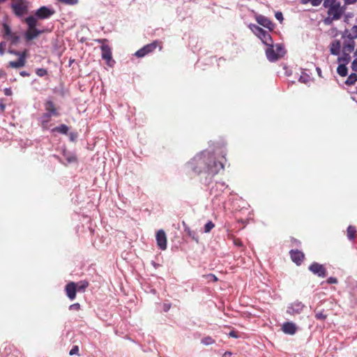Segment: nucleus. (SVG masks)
<instances>
[{
    "label": "nucleus",
    "instance_id": "nucleus-35",
    "mask_svg": "<svg viewBox=\"0 0 357 357\" xmlns=\"http://www.w3.org/2000/svg\"><path fill=\"white\" fill-rule=\"evenodd\" d=\"M59 2H61L66 5L74 6L78 3L79 0H57Z\"/></svg>",
    "mask_w": 357,
    "mask_h": 357
},
{
    "label": "nucleus",
    "instance_id": "nucleus-45",
    "mask_svg": "<svg viewBox=\"0 0 357 357\" xmlns=\"http://www.w3.org/2000/svg\"><path fill=\"white\" fill-rule=\"evenodd\" d=\"M337 282V280L335 278L330 277L327 279V283L328 284H336Z\"/></svg>",
    "mask_w": 357,
    "mask_h": 357
},
{
    "label": "nucleus",
    "instance_id": "nucleus-24",
    "mask_svg": "<svg viewBox=\"0 0 357 357\" xmlns=\"http://www.w3.org/2000/svg\"><path fill=\"white\" fill-rule=\"evenodd\" d=\"M6 40H10L11 45H16L20 42V36L17 35L16 33H12L9 35L6 38Z\"/></svg>",
    "mask_w": 357,
    "mask_h": 357
},
{
    "label": "nucleus",
    "instance_id": "nucleus-9",
    "mask_svg": "<svg viewBox=\"0 0 357 357\" xmlns=\"http://www.w3.org/2000/svg\"><path fill=\"white\" fill-rule=\"evenodd\" d=\"M54 13V10L49 8L47 6H42L36 10L34 16L39 20H44L50 17Z\"/></svg>",
    "mask_w": 357,
    "mask_h": 357
},
{
    "label": "nucleus",
    "instance_id": "nucleus-36",
    "mask_svg": "<svg viewBox=\"0 0 357 357\" xmlns=\"http://www.w3.org/2000/svg\"><path fill=\"white\" fill-rule=\"evenodd\" d=\"M214 227L215 225L211 221H208L204 226V232H210Z\"/></svg>",
    "mask_w": 357,
    "mask_h": 357
},
{
    "label": "nucleus",
    "instance_id": "nucleus-38",
    "mask_svg": "<svg viewBox=\"0 0 357 357\" xmlns=\"http://www.w3.org/2000/svg\"><path fill=\"white\" fill-rule=\"evenodd\" d=\"M36 73L38 76L43 77L47 75V71L45 68H38Z\"/></svg>",
    "mask_w": 357,
    "mask_h": 357
},
{
    "label": "nucleus",
    "instance_id": "nucleus-11",
    "mask_svg": "<svg viewBox=\"0 0 357 357\" xmlns=\"http://www.w3.org/2000/svg\"><path fill=\"white\" fill-rule=\"evenodd\" d=\"M158 45V41H154L150 44L144 46L135 52V56L137 57H143L147 54L152 52Z\"/></svg>",
    "mask_w": 357,
    "mask_h": 357
},
{
    "label": "nucleus",
    "instance_id": "nucleus-1",
    "mask_svg": "<svg viewBox=\"0 0 357 357\" xmlns=\"http://www.w3.org/2000/svg\"><path fill=\"white\" fill-rule=\"evenodd\" d=\"M226 160L224 156L221 160H217L213 153L208 151H203L197 153L186 165L188 169L197 175L206 174L205 183L208 184L212 178L220 170L223 169Z\"/></svg>",
    "mask_w": 357,
    "mask_h": 357
},
{
    "label": "nucleus",
    "instance_id": "nucleus-37",
    "mask_svg": "<svg viewBox=\"0 0 357 357\" xmlns=\"http://www.w3.org/2000/svg\"><path fill=\"white\" fill-rule=\"evenodd\" d=\"M326 314H324L322 311L321 312H317L315 313V317L317 319L319 320H324L326 318Z\"/></svg>",
    "mask_w": 357,
    "mask_h": 357
},
{
    "label": "nucleus",
    "instance_id": "nucleus-54",
    "mask_svg": "<svg viewBox=\"0 0 357 357\" xmlns=\"http://www.w3.org/2000/svg\"><path fill=\"white\" fill-rule=\"evenodd\" d=\"M5 108H6V105L3 102L2 100H0V109H1V112H4Z\"/></svg>",
    "mask_w": 357,
    "mask_h": 357
},
{
    "label": "nucleus",
    "instance_id": "nucleus-25",
    "mask_svg": "<svg viewBox=\"0 0 357 357\" xmlns=\"http://www.w3.org/2000/svg\"><path fill=\"white\" fill-rule=\"evenodd\" d=\"M249 28L250 29V30L253 32V33L259 37V36L262 33L263 31V29L261 28L260 26L256 25V24H250L249 25Z\"/></svg>",
    "mask_w": 357,
    "mask_h": 357
},
{
    "label": "nucleus",
    "instance_id": "nucleus-31",
    "mask_svg": "<svg viewBox=\"0 0 357 357\" xmlns=\"http://www.w3.org/2000/svg\"><path fill=\"white\" fill-rule=\"evenodd\" d=\"M311 78L309 75L305 73H303L300 76L298 81L303 84H307L310 81Z\"/></svg>",
    "mask_w": 357,
    "mask_h": 357
},
{
    "label": "nucleus",
    "instance_id": "nucleus-61",
    "mask_svg": "<svg viewBox=\"0 0 357 357\" xmlns=\"http://www.w3.org/2000/svg\"><path fill=\"white\" fill-rule=\"evenodd\" d=\"M354 59H357V48L354 50Z\"/></svg>",
    "mask_w": 357,
    "mask_h": 357
},
{
    "label": "nucleus",
    "instance_id": "nucleus-53",
    "mask_svg": "<svg viewBox=\"0 0 357 357\" xmlns=\"http://www.w3.org/2000/svg\"><path fill=\"white\" fill-rule=\"evenodd\" d=\"M20 75L21 76H22V77H29V76H30V73L26 72V71H25V70L21 71L20 73Z\"/></svg>",
    "mask_w": 357,
    "mask_h": 357
},
{
    "label": "nucleus",
    "instance_id": "nucleus-33",
    "mask_svg": "<svg viewBox=\"0 0 357 357\" xmlns=\"http://www.w3.org/2000/svg\"><path fill=\"white\" fill-rule=\"evenodd\" d=\"M201 342L203 344L208 346L214 344L215 340L211 337L206 336L202 339Z\"/></svg>",
    "mask_w": 357,
    "mask_h": 357
},
{
    "label": "nucleus",
    "instance_id": "nucleus-55",
    "mask_svg": "<svg viewBox=\"0 0 357 357\" xmlns=\"http://www.w3.org/2000/svg\"><path fill=\"white\" fill-rule=\"evenodd\" d=\"M77 137V135L73 132L70 134V139L71 141H75Z\"/></svg>",
    "mask_w": 357,
    "mask_h": 357
},
{
    "label": "nucleus",
    "instance_id": "nucleus-2",
    "mask_svg": "<svg viewBox=\"0 0 357 357\" xmlns=\"http://www.w3.org/2000/svg\"><path fill=\"white\" fill-rule=\"evenodd\" d=\"M28 29L25 32L24 36L27 41L32 40L37 38L40 34L43 33V30H39L36 28L37 22L36 18L33 16H29L24 19Z\"/></svg>",
    "mask_w": 357,
    "mask_h": 357
},
{
    "label": "nucleus",
    "instance_id": "nucleus-30",
    "mask_svg": "<svg viewBox=\"0 0 357 357\" xmlns=\"http://www.w3.org/2000/svg\"><path fill=\"white\" fill-rule=\"evenodd\" d=\"M3 36L4 38H6L9 35H10L13 33L10 27L6 23L3 24Z\"/></svg>",
    "mask_w": 357,
    "mask_h": 357
},
{
    "label": "nucleus",
    "instance_id": "nucleus-7",
    "mask_svg": "<svg viewBox=\"0 0 357 357\" xmlns=\"http://www.w3.org/2000/svg\"><path fill=\"white\" fill-rule=\"evenodd\" d=\"M305 307V305L302 302L296 301L288 305L287 313L290 315L299 314L303 312Z\"/></svg>",
    "mask_w": 357,
    "mask_h": 357
},
{
    "label": "nucleus",
    "instance_id": "nucleus-12",
    "mask_svg": "<svg viewBox=\"0 0 357 357\" xmlns=\"http://www.w3.org/2000/svg\"><path fill=\"white\" fill-rule=\"evenodd\" d=\"M156 242L158 248L162 250H165L167 249V236L164 230L160 229L156 233Z\"/></svg>",
    "mask_w": 357,
    "mask_h": 357
},
{
    "label": "nucleus",
    "instance_id": "nucleus-47",
    "mask_svg": "<svg viewBox=\"0 0 357 357\" xmlns=\"http://www.w3.org/2000/svg\"><path fill=\"white\" fill-rule=\"evenodd\" d=\"M188 235L192 237L193 239H195L196 241H198L197 238L195 237V233L194 231H190V229L188 230Z\"/></svg>",
    "mask_w": 357,
    "mask_h": 357
},
{
    "label": "nucleus",
    "instance_id": "nucleus-3",
    "mask_svg": "<svg viewBox=\"0 0 357 357\" xmlns=\"http://www.w3.org/2000/svg\"><path fill=\"white\" fill-rule=\"evenodd\" d=\"M44 106L46 112L40 117V122L43 127L46 126L52 116H58L59 115L52 100H47Z\"/></svg>",
    "mask_w": 357,
    "mask_h": 357
},
{
    "label": "nucleus",
    "instance_id": "nucleus-51",
    "mask_svg": "<svg viewBox=\"0 0 357 357\" xmlns=\"http://www.w3.org/2000/svg\"><path fill=\"white\" fill-rule=\"evenodd\" d=\"M207 278L209 279V280H213V281H217L218 280V278H216V276L213 274H208L207 275Z\"/></svg>",
    "mask_w": 357,
    "mask_h": 357
},
{
    "label": "nucleus",
    "instance_id": "nucleus-23",
    "mask_svg": "<svg viewBox=\"0 0 357 357\" xmlns=\"http://www.w3.org/2000/svg\"><path fill=\"white\" fill-rule=\"evenodd\" d=\"M69 130V128L65 125V124H61L59 126H56L55 128H54L52 130V132H59V133H61V134H63V135H67L68 134V132Z\"/></svg>",
    "mask_w": 357,
    "mask_h": 357
},
{
    "label": "nucleus",
    "instance_id": "nucleus-43",
    "mask_svg": "<svg viewBox=\"0 0 357 357\" xmlns=\"http://www.w3.org/2000/svg\"><path fill=\"white\" fill-rule=\"evenodd\" d=\"M351 68L353 71L357 72V59H354L351 65Z\"/></svg>",
    "mask_w": 357,
    "mask_h": 357
},
{
    "label": "nucleus",
    "instance_id": "nucleus-22",
    "mask_svg": "<svg viewBox=\"0 0 357 357\" xmlns=\"http://www.w3.org/2000/svg\"><path fill=\"white\" fill-rule=\"evenodd\" d=\"M339 66L337 68V73L341 77H346L348 74V69L347 63H339Z\"/></svg>",
    "mask_w": 357,
    "mask_h": 357
},
{
    "label": "nucleus",
    "instance_id": "nucleus-34",
    "mask_svg": "<svg viewBox=\"0 0 357 357\" xmlns=\"http://www.w3.org/2000/svg\"><path fill=\"white\" fill-rule=\"evenodd\" d=\"M324 4L323 6L326 8H328L330 7H332L333 6H335L337 3H340V2L337 1V0H323Z\"/></svg>",
    "mask_w": 357,
    "mask_h": 357
},
{
    "label": "nucleus",
    "instance_id": "nucleus-57",
    "mask_svg": "<svg viewBox=\"0 0 357 357\" xmlns=\"http://www.w3.org/2000/svg\"><path fill=\"white\" fill-rule=\"evenodd\" d=\"M231 351H227L226 352H225V354H223V357H229L230 356H231Z\"/></svg>",
    "mask_w": 357,
    "mask_h": 357
},
{
    "label": "nucleus",
    "instance_id": "nucleus-48",
    "mask_svg": "<svg viewBox=\"0 0 357 357\" xmlns=\"http://www.w3.org/2000/svg\"><path fill=\"white\" fill-rule=\"evenodd\" d=\"M171 308V304L170 303H164L163 304V310L165 312H167Z\"/></svg>",
    "mask_w": 357,
    "mask_h": 357
},
{
    "label": "nucleus",
    "instance_id": "nucleus-42",
    "mask_svg": "<svg viewBox=\"0 0 357 357\" xmlns=\"http://www.w3.org/2000/svg\"><path fill=\"white\" fill-rule=\"evenodd\" d=\"M80 308V305L79 303H74L70 305L69 309L70 310H79Z\"/></svg>",
    "mask_w": 357,
    "mask_h": 357
},
{
    "label": "nucleus",
    "instance_id": "nucleus-50",
    "mask_svg": "<svg viewBox=\"0 0 357 357\" xmlns=\"http://www.w3.org/2000/svg\"><path fill=\"white\" fill-rule=\"evenodd\" d=\"M216 186H220L221 190H223L227 186L225 185V183L224 182H218L216 183Z\"/></svg>",
    "mask_w": 357,
    "mask_h": 357
},
{
    "label": "nucleus",
    "instance_id": "nucleus-59",
    "mask_svg": "<svg viewBox=\"0 0 357 357\" xmlns=\"http://www.w3.org/2000/svg\"><path fill=\"white\" fill-rule=\"evenodd\" d=\"M2 45H3V43H1L0 44V54L1 55H3L4 54V50H3V47H2Z\"/></svg>",
    "mask_w": 357,
    "mask_h": 357
},
{
    "label": "nucleus",
    "instance_id": "nucleus-46",
    "mask_svg": "<svg viewBox=\"0 0 357 357\" xmlns=\"http://www.w3.org/2000/svg\"><path fill=\"white\" fill-rule=\"evenodd\" d=\"M344 3V5H351L357 2V0H342Z\"/></svg>",
    "mask_w": 357,
    "mask_h": 357
},
{
    "label": "nucleus",
    "instance_id": "nucleus-14",
    "mask_svg": "<svg viewBox=\"0 0 357 357\" xmlns=\"http://www.w3.org/2000/svg\"><path fill=\"white\" fill-rule=\"evenodd\" d=\"M256 20L260 25L263 26L265 28L268 29L269 30H273L274 29L273 23L266 17L259 15L256 17Z\"/></svg>",
    "mask_w": 357,
    "mask_h": 357
},
{
    "label": "nucleus",
    "instance_id": "nucleus-58",
    "mask_svg": "<svg viewBox=\"0 0 357 357\" xmlns=\"http://www.w3.org/2000/svg\"><path fill=\"white\" fill-rule=\"evenodd\" d=\"M316 70H317V74L319 75V77H322V75H321V68H319V67H317V68H316Z\"/></svg>",
    "mask_w": 357,
    "mask_h": 357
},
{
    "label": "nucleus",
    "instance_id": "nucleus-28",
    "mask_svg": "<svg viewBox=\"0 0 357 357\" xmlns=\"http://www.w3.org/2000/svg\"><path fill=\"white\" fill-rule=\"evenodd\" d=\"M356 228L353 226H349L347 228V236L349 240H354L356 234Z\"/></svg>",
    "mask_w": 357,
    "mask_h": 357
},
{
    "label": "nucleus",
    "instance_id": "nucleus-52",
    "mask_svg": "<svg viewBox=\"0 0 357 357\" xmlns=\"http://www.w3.org/2000/svg\"><path fill=\"white\" fill-rule=\"evenodd\" d=\"M229 335L230 337H234V338H237L238 337L237 333H236V332L234 331H230L229 333Z\"/></svg>",
    "mask_w": 357,
    "mask_h": 357
},
{
    "label": "nucleus",
    "instance_id": "nucleus-8",
    "mask_svg": "<svg viewBox=\"0 0 357 357\" xmlns=\"http://www.w3.org/2000/svg\"><path fill=\"white\" fill-rule=\"evenodd\" d=\"M342 38L344 39L343 43H355L354 40L357 38V25H354L351 29H345L342 34Z\"/></svg>",
    "mask_w": 357,
    "mask_h": 357
},
{
    "label": "nucleus",
    "instance_id": "nucleus-5",
    "mask_svg": "<svg viewBox=\"0 0 357 357\" xmlns=\"http://www.w3.org/2000/svg\"><path fill=\"white\" fill-rule=\"evenodd\" d=\"M356 46V43L350 42V43H343L342 48V56H338L337 62L342 63L348 64L351 59V56L350 54L354 52Z\"/></svg>",
    "mask_w": 357,
    "mask_h": 357
},
{
    "label": "nucleus",
    "instance_id": "nucleus-13",
    "mask_svg": "<svg viewBox=\"0 0 357 357\" xmlns=\"http://www.w3.org/2000/svg\"><path fill=\"white\" fill-rule=\"evenodd\" d=\"M102 51V59L107 61V65L112 66L114 63V61L112 60V52L111 49L108 45H102L101 46Z\"/></svg>",
    "mask_w": 357,
    "mask_h": 357
},
{
    "label": "nucleus",
    "instance_id": "nucleus-16",
    "mask_svg": "<svg viewBox=\"0 0 357 357\" xmlns=\"http://www.w3.org/2000/svg\"><path fill=\"white\" fill-rule=\"evenodd\" d=\"M267 46L268 47L266 50V54L268 60L271 62L277 61L278 59V55H277L273 42L271 45H268Z\"/></svg>",
    "mask_w": 357,
    "mask_h": 357
},
{
    "label": "nucleus",
    "instance_id": "nucleus-19",
    "mask_svg": "<svg viewBox=\"0 0 357 357\" xmlns=\"http://www.w3.org/2000/svg\"><path fill=\"white\" fill-rule=\"evenodd\" d=\"M26 63V56L22 55L17 61H11L8 63V67L20 68L24 67Z\"/></svg>",
    "mask_w": 357,
    "mask_h": 357
},
{
    "label": "nucleus",
    "instance_id": "nucleus-49",
    "mask_svg": "<svg viewBox=\"0 0 357 357\" xmlns=\"http://www.w3.org/2000/svg\"><path fill=\"white\" fill-rule=\"evenodd\" d=\"M4 94H5L6 96H11V95H12V90H11V89H10V88H6V89H4Z\"/></svg>",
    "mask_w": 357,
    "mask_h": 357
},
{
    "label": "nucleus",
    "instance_id": "nucleus-41",
    "mask_svg": "<svg viewBox=\"0 0 357 357\" xmlns=\"http://www.w3.org/2000/svg\"><path fill=\"white\" fill-rule=\"evenodd\" d=\"M79 351V347L78 346H73V348L70 349L69 354L70 356H73L75 354H77Z\"/></svg>",
    "mask_w": 357,
    "mask_h": 357
},
{
    "label": "nucleus",
    "instance_id": "nucleus-29",
    "mask_svg": "<svg viewBox=\"0 0 357 357\" xmlns=\"http://www.w3.org/2000/svg\"><path fill=\"white\" fill-rule=\"evenodd\" d=\"M323 0H301L302 4H307L310 3L312 6H319Z\"/></svg>",
    "mask_w": 357,
    "mask_h": 357
},
{
    "label": "nucleus",
    "instance_id": "nucleus-60",
    "mask_svg": "<svg viewBox=\"0 0 357 357\" xmlns=\"http://www.w3.org/2000/svg\"><path fill=\"white\" fill-rule=\"evenodd\" d=\"M68 161L69 162H73L75 161V158L74 156L70 157L68 158Z\"/></svg>",
    "mask_w": 357,
    "mask_h": 357
},
{
    "label": "nucleus",
    "instance_id": "nucleus-6",
    "mask_svg": "<svg viewBox=\"0 0 357 357\" xmlns=\"http://www.w3.org/2000/svg\"><path fill=\"white\" fill-rule=\"evenodd\" d=\"M346 10V6H341L340 3H337L328 8V15L333 16V19L340 20Z\"/></svg>",
    "mask_w": 357,
    "mask_h": 357
},
{
    "label": "nucleus",
    "instance_id": "nucleus-15",
    "mask_svg": "<svg viewBox=\"0 0 357 357\" xmlns=\"http://www.w3.org/2000/svg\"><path fill=\"white\" fill-rule=\"evenodd\" d=\"M77 284H75V282H70L66 286V291L68 297L71 300H74L76 296V292H77Z\"/></svg>",
    "mask_w": 357,
    "mask_h": 357
},
{
    "label": "nucleus",
    "instance_id": "nucleus-4",
    "mask_svg": "<svg viewBox=\"0 0 357 357\" xmlns=\"http://www.w3.org/2000/svg\"><path fill=\"white\" fill-rule=\"evenodd\" d=\"M29 3L27 0H13L10 8L17 17H21L28 13Z\"/></svg>",
    "mask_w": 357,
    "mask_h": 357
},
{
    "label": "nucleus",
    "instance_id": "nucleus-32",
    "mask_svg": "<svg viewBox=\"0 0 357 357\" xmlns=\"http://www.w3.org/2000/svg\"><path fill=\"white\" fill-rule=\"evenodd\" d=\"M275 51L277 55H278V59L282 57L285 53V51L281 44H277L275 45Z\"/></svg>",
    "mask_w": 357,
    "mask_h": 357
},
{
    "label": "nucleus",
    "instance_id": "nucleus-21",
    "mask_svg": "<svg viewBox=\"0 0 357 357\" xmlns=\"http://www.w3.org/2000/svg\"><path fill=\"white\" fill-rule=\"evenodd\" d=\"M258 38L266 45H271V43L273 42V40H272V38H271L270 33L265 30H263L262 33L259 36Z\"/></svg>",
    "mask_w": 357,
    "mask_h": 357
},
{
    "label": "nucleus",
    "instance_id": "nucleus-40",
    "mask_svg": "<svg viewBox=\"0 0 357 357\" xmlns=\"http://www.w3.org/2000/svg\"><path fill=\"white\" fill-rule=\"evenodd\" d=\"M10 52L14 55L18 56L19 57H20L23 54L26 56V50H24V52H19L17 50H11V51H10Z\"/></svg>",
    "mask_w": 357,
    "mask_h": 357
},
{
    "label": "nucleus",
    "instance_id": "nucleus-20",
    "mask_svg": "<svg viewBox=\"0 0 357 357\" xmlns=\"http://www.w3.org/2000/svg\"><path fill=\"white\" fill-rule=\"evenodd\" d=\"M282 331L286 334L294 335L296 332V327L292 322H286L282 326Z\"/></svg>",
    "mask_w": 357,
    "mask_h": 357
},
{
    "label": "nucleus",
    "instance_id": "nucleus-26",
    "mask_svg": "<svg viewBox=\"0 0 357 357\" xmlns=\"http://www.w3.org/2000/svg\"><path fill=\"white\" fill-rule=\"evenodd\" d=\"M357 82V74L354 73L349 75L347 80L345 81V84L348 86H351Z\"/></svg>",
    "mask_w": 357,
    "mask_h": 357
},
{
    "label": "nucleus",
    "instance_id": "nucleus-10",
    "mask_svg": "<svg viewBox=\"0 0 357 357\" xmlns=\"http://www.w3.org/2000/svg\"><path fill=\"white\" fill-rule=\"evenodd\" d=\"M309 270L314 275L320 278H325L326 276V269L325 267L317 262H313L310 266Z\"/></svg>",
    "mask_w": 357,
    "mask_h": 357
},
{
    "label": "nucleus",
    "instance_id": "nucleus-17",
    "mask_svg": "<svg viewBox=\"0 0 357 357\" xmlns=\"http://www.w3.org/2000/svg\"><path fill=\"white\" fill-rule=\"evenodd\" d=\"M289 253L292 261L297 265H300L304 259V254L297 250H291Z\"/></svg>",
    "mask_w": 357,
    "mask_h": 357
},
{
    "label": "nucleus",
    "instance_id": "nucleus-39",
    "mask_svg": "<svg viewBox=\"0 0 357 357\" xmlns=\"http://www.w3.org/2000/svg\"><path fill=\"white\" fill-rule=\"evenodd\" d=\"M335 20H337L336 19H333V16L328 15L324 20V22L326 25H330L332 24V22Z\"/></svg>",
    "mask_w": 357,
    "mask_h": 357
},
{
    "label": "nucleus",
    "instance_id": "nucleus-18",
    "mask_svg": "<svg viewBox=\"0 0 357 357\" xmlns=\"http://www.w3.org/2000/svg\"><path fill=\"white\" fill-rule=\"evenodd\" d=\"M341 43L339 40H334L330 44V52L331 54L338 56L340 54Z\"/></svg>",
    "mask_w": 357,
    "mask_h": 357
},
{
    "label": "nucleus",
    "instance_id": "nucleus-62",
    "mask_svg": "<svg viewBox=\"0 0 357 357\" xmlns=\"http://www.w3.org/2000/svg\"><path fill=\"white\" fill-rule=\"evenodd\" d=\"M6 1H7V0H0V3H4V2H6Z\"/></svg>",
    "mask_w": 357,
    "mask_h": 357
},
{
    "label": "nucleus",
    "instance_id": "nucleus-44",
    "mask_svg": "<svg viewBox=\"0 0 357 357\" xmlns=\"http://www.w3.org/2000/svg\"><path fill=\"white\" fill-rule=\"evenodd\" d=\"M275 18H276L278 20H279V21H280V22H282V21L283 20V15H282V13L281 12H277V13H275Z\"/></svg>",
    "mask_w": 357,
    "mask_h": 357
},
{
    "label": "nucleus",
    "instance_id": "nucleus-27",
    "mask_svg": "<svg viewBox=\"0 0 357 357\" xmlns=\"http://www.w3.org/2000/svg\"><path fill=\"white\" fill-rule=\"evenodd\" d=\"M77 284V289L79 291H84L86 288L89 286V282L86 280H82L77 283H75Z\"/></svg>",
    "mask_w": 357,
    "mask_h": 357
},
{
    "label": "nucleus",
    "instance_id": "nucleus-56",
    "mask_svg": "<svg viewBox=\"0 0 357 357\" xmlns=\"http://www.w3.org/2000/svg\"><path fill=\"white\" fill-rule=\"evenodd\" d=\"M234 243H235V245H237V246H242V243H241V241L240 240H238V239L235 240V241H234Z\"/></svg>",
    "mask_w": 357,
    "mask_h": 357
}]
</instances>
